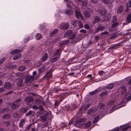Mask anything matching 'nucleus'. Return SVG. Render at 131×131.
Returning a JSON list of instances; mask_svg holds the SVG:
<instances>
[{"label":"nucleus","mask_w":131,"mask_h":131,"mask_svg":"<svg viewBox=\"0 0 131 131\" xmlns=\"http://www.w3.org/2000/svg\"><path fill=\"white\" fill-rule=\"evenodd\" d=\"M19 103L16 102H13L11 104V106L12 109L15 110L19 106Z\"/></svg>","instance_id":"obj_1"},{"label":"nucleus","mask_w":131,"mask_h":131,"mask_svg":"<svg viewBox=\"0 0 131 131\" xmlns=\"http://www.w3.org/2000/svg\"><path fill=\"white\" fill-rule=\"evenodd\" d=\"M13 84L9 82L5 83L4 85V88L6 89H11L13 88Z\"/></svg>","instance_id":"obj_2"},{"label":"nucleus","mask_w":131,"mask_h":131,"mask_svg":"<svg viewBox=\"0 0 131 131\" xmlns=\"http://www.w3.org/2000/svg\"><path fill=\"white\" fill-rule=\"evenodd\" d=\"M93 12L92 10H90V11H86L83 13V15L85 17L87 18L90 17L91 16V13H92Z\"/></svg>","instance_id":"obj_3"},{"label":"nucleus","mask_w":131,"mask_h":131,"mask_svg":"<svg viewBox=\"0 0 131 131\" xmlns=\"http://www.w3.org/2000/svg\"><path fill=\"white\" fill-rule=\"evenodd\" d=\"M111 17V15L109 13H106L104 17V20L106 21L110 20Z\"/></svg>","instance_id":"obj_4"},{"label":"nucleus","mask_w":131,"mask_h":131,"mask_svg":"<svg viewBox=\"0 0 131 131\" xmlns=\"http://www.w3.org/2000/svg\"><path fill=\"white\" fill-rule=\"evenodd\" d=\"M34 79V77L33 76H27L25 79V81L27 83H31L33 81Z\"/></svg>","instance_id":"obj_5"},{"label":"nucleus","mask_w":131,"mask_h":131,"mask_svg":"<svg viewBox=\"0 0 131 131\" xmlns=\"http://www.w3.org/2000/svg\"><path fill=\"white\" fill-rule=\"evenodd\" d=\"M131 128V126L127 124H125L121 126L120 128L121 130L123 131L126 130L129 128Z\"/></svg>","instance_id":"obj_6"},{"label":"nucleus","mask_w":131,"mask_h":131,"mask_svg":"<svg viewBox=\"0 0 131 131\" xmlns=\"http://www.w3.org/2000/svg\"><path fill=\"white\" fill-rule=\"evenodd\" d=\"M69 24L68 23H63L61 24L60 27L62 29H66L69 27Z\"/></svg>","instance_id":"obj_7"},{"label":"nucleus","mask_w":131,"mask_h":131,"mask_svg":"<svg viewBox=\"0 0 131 131\" xmlns=\"http://www.w3.org/2000/svg\"><path fill=\"white\" fill-rule=\"evenodd\" d=\"M33 100V99L31 96H28L25 98L24 101L27 104H28L32 102Z\"/></svg>","instance_id":"obj_8"},{"label":"nucleus","mask_w":131,"mask_h":131,"mask_svg":"<svg viewBox=\"0 0 131 131\" xmlns=\"http://www.w3.org/2000/svg\"><path fill=\"white\" fill-rule=\"evenodd\" d=\"M85 119L82 118H80L77 119L76 120L75 125L77 127H78L79 125L80 124V123L84 122Z\"/></svg>","instance_id":"obj_9"},{"label":"nucleus","mask_w":131,"mask_h":131,"mask_svg":"<svg viewBox=\"0 0 131 131\" xmlns=\"http://www.w3.org/2000/svg\"><path fill=\"white\" fill-rule=\"evenodd\" d=\"M17 81H18L17 83V86L19 87H23L24 86V84L22 80L20 79H18Z\"/></svg>","instance_id":"obj_10"},{"label":"nucleus","mask_w":131,"mask_h":131,"mask_svg":"<svg viewBox=\"0 0 131 131\" xmlns=\"http://www.w3.org/2000/svg\"><path fill=\"white\" fill-rule=\"evenodd\" d=\"M38 113L41 114L43 115H45V114H51V113L50 112V111H47L44 110H43L41 111H38Z\"/></svg>","instance_id":"obj_11"},{"label":"nucleus","mask_w":131,"mask_h":131,"mask_svg":"<svg viewBox=\"0 0 131 131\" xmlns=\"http://www.w3.org/2000/svg\"><path fill=\"white\" fill-rule=\"evenodd\" d=\"M34 114L33 111L31 110H30L26 114L25 116L27 117L29 116V117H30L34 116Z\"/></svg>","instance_id":"obj_12"},{"label":"nucleus","mask_w":131,"mask_h":131,"mask_svg":"<svg viewBox=\"0 0 131 131\" xmlns=\"http://www.w3.org/2000/svg\"><path fill=\"white\" fill-rule=\"evenodd\" d=\"M49 114L42 115L41 116L40 118L42 119V122H45L46 121L47 119V116Z\"/></svg>","instance_id":"obj_13"},{"label":"nucleus","mask_w":131,"mask_h":131,"mask_svg":"<svg viewBox=\"0 0 131 131\" xmlns=\"http://www.w3.org/2000/svg\"><path fill=\"white\" fill-rule=\"evenodd\" d=\"M72 32L73 31L72 30H68L64 34V37H66L68 36H70L72 34Z\"/></svg>","instance_id":"obj_14"},{"label":"nucleus","mask_w":131,"mask_h":131,"mask_svg":"<svg viewBox=\"0 0 131 131\" xmlns=\"http://www.w3.org/2000/svg\"><path fill=\"white\" fill-rule=\"evenodd\" d=\"M75 15L77 18H78L79 17H80L82 19H83V17L80 12L77 10H75Z\"/></svg>","instance_id":"obj_15"},{"label":"nucleus","mask_w":131,"mask_h":131,"mask_svg":"<svg viewBox=\"0 0 131 131\" xmlns=\"http://www.w3.org/2000/svg\"><path fill=\"white\" fill-rule=\"evenodd\" d=\"M60 50L59 49L56 50L53 54V57H55L59 54L58 57H59V59L60 58V55L61 53V52H60Z\"/></svg>","instance_id":"obj_16"},{"label":"nucleus","mask_w":131,"mask_h":131,"mask_svg":"<svg viewBox=\"0 0 131 131\" xmlns=\"http://www.w3.org/2000/svg\"><path fill=\"white\" fill-rule=\"evenodd\" d=\"M121 93L122 94H124L126 91V88L125 87L122 86L119 88Z\"/></svg>","instance_id":"obj_17"},{"label":"nucleus","mask_w":131,"mask_h":131,"mask_svg":"<svg viewBox=\"0 0 131 131\" xmlns=\"http://www.w3.org/2000/svg\"><path fill=\"white\" fill-rule=\"evenodd\" d=\"M123 6L122 5H121L118 8L117 10V13L118 14H120L123 12Z\"/></svg>","instance_id":"obj_18"},{"label":"nucleus","mask_w":131,"mask_h":131,"mask_svg":"<svg viewBox=\"0 0 131 131\" xmlns=\"http://www.w3.org/2000/svg\"><path fill=\"white\" fill-rule=\"evenodd\" d=\"M25 120L24 119H22L20 121L19 124V127H22L23 125L25 124Z\"/></svg>","instance_id":"obj_19"},{"label":"nucleus","mask_w":131,"mask_h":131,"mask_svg":"<svg viewBox=\"0 0 131 131\" xmlns=\"http://www.w3.org/2000/svg\"><path fill=\"white\" fill-rule=\"evenodd\" d=\"M105 27L104 26H100L97 27V31H102L104 30Z\"/></svg>","instance_id":"obj_20"},{"label":"nucleus","mask_w":131,"mask_h":131,"mask_svg":"<svg viewBox=\"0 0 131 131\" xmlns=\"http://www.w3.org/2000/svg\"><path fill=\"white\" fill-rule=\"evenodd\" d=\"M20 50L17 49H14L11 51L10 52L11 54H16L20 52Z\"/></svg>","instance_id":"obj_21"},{"label":"nucleus","mask_w":131,"mask_h":131,"mask_svg":"<svg viewBox=\"0 0 131 131\" xmlns=\"http://www.w3.org/2000/svg\"><path fill=\"white\" fill-rule=\"evenodd\" d=\"M78 24V21L76 20H73L71 21V24L74 26H77Z\"/></svg>","instance_id":"obj_22"},{"label":"nucleus","mask_w":131,"mask_h":131,"mask_svg":"<svg viewBox=\"0 0 131 131\" xmlns=\"http://www.w3.org/2000/svg\"><path fill=\"white\" fill-rule=\"evenodd\" d=\"M48 53L46 52L45 55L43 56L42 58V60L43 61H46L48 59Z\"/></svg>","instance_id":"obj_23"},{"label":"nucleus","mask_w":131,"mask_h":131,"mask_svg":"<svg viewBox=\"0 0 131 131\" xmlns=\"http://www.w3.org/2000/svg\"><path fill=\"white\" fill-rule=\"evenodd\" d=\"M35 103L36 104L38 105H41L43 103L42 101L41 100L39 99H37L36 100Z\"/></svg>","instance_id":"obj_24"},{"label":"nucleus","mask_w":131,"mask_h":131,"mask_svg":"<svg viewBox=\"0 0 131 131\" xmlns=\"http://www.w3.org/2000/svg\"><path fill=\"white\" fill-rule=\"evenodd\" d=\"M72 10L71 9H67L65 11V13L67 15H70L72 13Z\"/></svg>","instance_id":"obj_25"},{"label":"nucleus","mask_w":131,"mask_h":131,"mask_svg":"<svg viewBox=\"0 0 131 131\" xmlns=\"http://www.w3.org/2000/svg\"><path fill=\"white\" fill-rule=\"evenodd\" d=\"M79 68H80L79 66L77 65L73 66L71 68V69L72 71H74L78 70L79 69Z\"/></svg>","instance_id":"obj_26"},{"label":"nucleus","mask_w":131,"mask_h":131,"mask_svg":"<svg viewBox=\"0 0 131 131\" xmlns=\"http://www.w3.org/2000/svg\"><path fill=\"white\" fill-rule=\"evenodd\" d=\"M46 70V69L43 67L39 68L38 69V71L39 73H41L44 72Z\"/></svg>","instance_id":"obj_27"},{"label":"nucleus","mask_w":131,"mask_h":131,"mask_svg":"<svg viewBox=\"0 0 131 131\" xmlns=\"http://www.w3.org/2000/svg\"><path fill=\"white\" fill-rule=\"evenodd\" d=\"M58 31V30L57 29H55L53 30L52 31L50 34V35L51 36H52L54 35H55Z\"/></svg>","instance_id":"obj_28"},{"label":"nucleus","mask_w":131,"mask_h":131,"mask_svg":"<svg viewBox=\"0 0 131 131\" xmlns=\"http://www.w3.org/2000/svg\"><path fill=\"white\" fill-rule=\"evenodd\" d=\"M94 22L95 23H96L97 22L100 21L101 20L100 18L97 16H94Z\"/></svg>","instance_id":"obj_29"},{"label":"nucleus","mask_w":131,"mask_h":131,"mask_svg":"<svg viewBox=\"0 0 131 131\" xmlns=\"http://www.w3.org/2000/svg\"><path fill=\"white\" fill-rule=\"evenodd\" d=\"M42 37V35L40 33H38L36 35L35 38L37 40H39Z\"/></svg>","instance_id":"obj_30"},{"label":"nucleus","mask_w":131,"mask_h":131,"mask_svg":"<svg viewBox=\"0 0 131 131\" xmlns=\"http://www.w3.org/2000/svg\"><path fill=\"white\" fill-rule=\"evenodd\" d=\"M114 84L113 83L110 84H108L106 86V87L108 89H111L114 87Z\"/></svg>","instance_id":"obj_31"},{"label":"nucleus","mask_w":131,"mask_h":131,"mask_svg":"<svg viewBox=\"0 0 131 131\" xmlns=\"http://www.w3.org/2000/svg\"><path fill=\"white\" fill-rule=\"evenodd\" d=\"M126 20L128 23L131 22V14H129L127 17Z\"/></svg>","instance_id":"obj_32"},{"label":"nucleus","mask_w":131,"mask_h":131,"mask_svg":"<svg viewBox=\"0 0 131 131\" xmlns=\"http://www.w3.org/2000/svg\"><path fill=\"white\" fill-rule=\"evenodd\" d=\"M28 110V108L27 107H24L22 108L21 109V111L23 113L26 112Z\"/></svg>","instance_id":"obj_33"},{"label":"nucleus","mask_w":131,"mask_h":131,"mask_svg":"<svg viewBox=\"0 0 131 131\" xmlns=\"http://www.w3.org/2000/svg\"><path fill=\"white\" fill-rule=\"evenodd\" d=\"M91 123L90 121L88 122L87 123L84 124V126L85 128H89L91 125Z\"/></svg>","instance_id":"obj_34"},{"label":"nucleus","mask_w":131,"mask_h":131,"mask_svg":"<svg viewBox=\"0 0 131 131\" xmlns=\"http://www.w3.org/2000/svg\"><path fill=\"white\" fill-rule=\"evenodd\" d=\"M11 117V115L9 114H6L3 115L2 117L3 118H9Z\"/></svg>","instance_id":"obj_35"},{"label":"nucleus","mask_w":131,"mask_h":131,"mask_svg":"<svg viewBox=\"0 0 131 131\" xmlns=\"http://www.w3.org/2000/svg\"><path fill=\"white\" fill-rule=\"evenodd\" d=\"M21 56V54H18L15 55L13 58L14 60H16L19 58Z\"/></svg>","instance_id":"obj_36"},{"label":"nucleus","mask_w":131,"mask_h":131,"mask_svg":"<svg viewBox=\"0 0 131 131\" xmlns=\"http://www.w3.org/2000/svg\"><path fill=\"white\" fill-rule=\"evenodd\" d=\"M60 104V101L59 100H56L55 101V103L54 104V107L56 108Z\"/></svg>","instance_id":"obj_37"},{"label":"nucleus","mask_w":131,"mask_h":131,"mask_svg":"<svg viewBox=\"0 0 131 131\" xmlns=\"http://www.w3.org/2000/svg\"><path fill=\"white\" fill-rule=\"evenodd\" d=\"M3 123L4 126L6 127H7L9 126L10 125V123L9 121H4L3 122Z\"/></svg>","instance_id":"obj_38"},{"label":"nucleus","mask_w":131,"mask_h":131,"mask_svg":"<svg viewBox=\"0 0 131 131\" xmlns=\"http://www.w3.org/2000/svg\"><path fill=\"white\" fill-rule=\"evenodd\" d=\"M94 112V110L93 109L90 108L87 111V113L88 115L92 114Z\"/></svg>","instance_id":"obj_39"},{"label":"nucleus","mask_w":131,"mask_h":131,"mask_svg":"<svg viewBox=\"0 0 131 131\" xmlns=\"http://www.w3.org/2000/svg\"><path fill=\"white\" fill-rule=\"evenodd\" d=\"M98 91V89H97L93 91L90 93V94L91 95H93L96 94Z\"/></svg>","instance_id":"obj_40"},{"label":"nucleus","mask_w":131,"mask_h":131,"mask_svg":"<svg viewBox=\"0 0 131 131\" xmlns=\"http://www.w3.org/2000/svg\"><path fill=\"white\" fill-rule=\"evenodd\" d=\"M107 91H103L100 94V95L101 97H103L106 95L107 94Z\"/></svg>","instance_id":"obj_41"},{"label":"nucleus","mask_w":131,"mask_h":131,"mask_svg":"<svg viewBox=\"0 0 131 131\" xmlns=\"http://www.w3.org/2000/svg\"><path fill=\"white\" fill-rule=\"evenodd\" d=\"M63 109L66 110L67 111H68L70 110V107L69 105H67L63 107Z\"/></svg>","instance_id":"obj_42"},{"label":"nucleus","mask_w":131,"mask_h":131,"mask_svg":"<svg viewBox=\"0 0 131 131\" xmlns=\"http://www.w3.org/2000/svg\"><path fill=\"white\" fill-rule=\"evenodd\" d=\"M105 73L103 70L99 71L98 72V74L101 77H102L103 75L104 74H105Z\"/></svg>","instance_id":"obj_43"},{"label":"nucleus","mask_w":131,"mask_h":131,"mask_svg":"<svg viewBox=\"0 0 131 131\" xmlns=\"http://www.w3.org/2000/svg\"><path fill=\"white\" fill-rule=\"evenodd\" d=\"M99 12L100 14L101 15H104L106 13L105 10H99Z\"/></svg>","instance_id":"obj_44"},{"label":"nucleus","mask_w":131,"mask_h":131,"mask_svg":"<svg viewBox=\"0 0 131 131\" xmlns=\"http://www.w3.org/2000/svg\"><path fill=\"white\" fill-rule=\"evenodd\" d=\"M99 117L98 116H96L94 118L93 121V123H95L98 121L99 120Z\"/></svg>","instance_id":"obj_45"},{"label":"nucleus","mask_w":131,"mask_h":131,"mask_svg":"<svg viewBox=\"0 0 131 131\" xmlns=\"http://www.w3.org/2000/svg\"><path fill=\"white\" fill-rule=\"evenodd\" d=\"M105 105L103 103H100L99 104V107L101 109H102L104 108L105 106Z\"/></svg>","instance_id":"obj_46"},{"label":"nucleus","mask_w":131,"mask_h":131,"mask_svg":"<svg viewBox=\"0 0 131 131\" xmlns=\"http://www.w3.org/2000/svg\"><path fill=\"white\" fill-rule=\"evenodd\" d=\"M25 69V67L24 66H21L18 68V70L20 71H22L24 70Z\"/></svg>","instance_id":"obj_47"},{"label":"nucleus","mask_w":131,"mask_h":131,"mask_svg":"<svg viewBox=\"0 0 131 131\" xmlns=\"http://www.w3.org/2000/svg\"><path fill=\"white\" fill-rule=\"evenodd\" d=\"M58 57H55L54 58L52 59L51 61V62L52 63L55 62L57 61L58 59Z\"/></svg>","instance_id":"obj_48"},{"label":"nucleus","mask_w":131,"mask_h":131,"mask_svg":"<svg viewBox=\"0 0 131 131\" xmlns=\"http://www.w3.org/2000/svg\"><path fill=\"white\" fill-rule=\"evenodd\" d=\"M117 20L116 17L115 16H113L112 18V22L115 23Z\"/></svg>","instance_id":"obj_49"},{"label":"nucleus","mask_w":131,"mask_h":131,"mask_svg":"<svg viewBox=\"0 0 131 131\" xmlns=\"http://www.w3.org/2000/svg\"><path fill=\"white\" fill-rule=\"evenodd\" d=\"M78 24L79 25V28H78V30H79L80 29L82 28L83 27V24L80 21H79V22H78Z\"/></svg>","instance_id":"obj_50"},{"label":"nucleus","mask_w":131,"mask_h":131,"mask_svg":"<svg viewBox=\"0 0 131 131\" xmlns=\"http://www.w3.org/2000/svg\"><path fill=\"white\" fill-rule=\"evenodd\" d=\"M119 24L118 23V22L114 23L112 25V28H114L117 26Z\"/></svg>","instance_id":"obj_51"},{"label":"nucleus","mask_w":131,"mask_h":131,"mask_svg":"<svg viewBox=\"0 0 131 131\" xmlns=\"http://www.w3.org/2000/svg\"><path fill=\"white\" fill-rule=\"evenodd\" d=\"M127 7V8L131 7V1L129 0L128 2L126 4Z\"/></svg>","instance_id":"obj_52"},{"label":"nucleus","mask_w":131,"mask_h":131,"mask_svg":"<svg viewBox=\"0 0 131 131\" xmlns=\"http://www.w3.org/2000/svg\"><path fill=\"white\" fill-rule=\"evenodd\" d=\"M102 2L106 4H108L110 3V0H101Z\"/></svg>","instance_id":"obj_53"},{"label":"nucleus","mask_w":131,"mask_h":131,"mask_svg":"<svg viewBox=\"0 0 131 131\" xmlns=\"http://www.w3.org/2000/svg\"><path fill=\"white\" fill-rule=\"evenodd\" d=\"M87 4V2L85 1H84L82 2V5H81L83 6H86Z\"/></svg>","instance_id":"obj_54"},{"label":"nucleus","mask_w":131,"mask_h":131,"mask_svg":"<svg viewBox=\"0 0 131 131\" xmlns=\"http://www.w3.org/2000/svg\"><path fill=\"white\" fill-rule=\"evenodd\" d=\"M30 61L28 60H24V63H25L29 65L31 64L30 62Z\"/></svg>","instance_id":"obj_55"},{"label":"nucleus","mask_w":131,"mask_h":131,"mask_svg":"<svg viewBox=\"0 0 131 131\" xmlns=\"http://www.w3.org/2000/svg\"><path fill=\"white\" fill-rule=\"evenodd\" d=\"M75 37V35L74 34H72L70 36V38L71 39H73Z\"/></svg>","instance_id":"obj_56"},{"label":"nucleus","mask_w":131,"mask_h":131,"mask_svg":"<svg viewBox=\"0 0 131 131\" xmlns=\"http://www.w3.org/2000/svg\"><path fill=\"white\" fill-rule=\"evenodd\" d=\"M5 58V57H3L1 60H0V65H1L3 63V62L4 61Z\"/></svg>","instance_id":"obj_57"},{"label":"nucleus","mask_w":131,"mask_h":131,"mask_svg":"<svg viewBox=\"0 0 131 131\" xmlns=\"http://www.w3.org/2000/svg\"><path fill=\"white\" fill-rule=\"evenodd\" d=\"M19 116V115L16 113H14L13 115L14 117L15 118H18Z\"/></svg>","instance_id":"obj_58"},{"label":"nucleus","mask_w":131,"mask_h":131,"mask_svg":"<svg viewBox=\"0 0 131 131\" xmlns=\"http://www.w3.org/2000/svg\"><path fill=\"white\" fill-rule=\"evenodd\" d=\"M52 76V74L51 73H50L49 74H48V75H47V74H46V75H45L44 77L45 78L46 77H47L48 78H50Z\"/></svg>","instance_id":"obj_59"},{"label":"nucleus","mask_w":131,"mask_h":131,"mask_svg":"<svg viewBox=\"0 0 131 131\" xmlns=\"http://www.w3.org/2000/svg\"><path fill=\"white\" fill-rule=\"evenodd\" d=\"M84 28L86 29H89V26L88 24H86L84 25Z\"/></svg>","instance_id":"obj_60"},{"label":"nucleus","mask_w":131,"mask_h":131,"mask_svg":"<svg viewBox=\"0 0 131 131\" xmlns=\"http://www.w3.org/2000/svg\"><path fill=\"white\" fill-rule=\"evenodd\" d=\"M30 37H28L26 39H25L24 40V42H27L28 40L30 39Z\"/></svg>","instance_id":"obj_61"},{"label":"nucleus","mask_w":131,"mask_h":131,"mask_svg":"<svg viewBox=\"0 0 131 131\" xmlns=\"http://www.w3.org/2000/svg\"><path fill=\"white\" fill-rule=\"evenodd\" d=\"M119 129L118 127H116L113 129L112 131H118Z\"/></svg>","instance_id":"obj_62"},{"label":"nucleus","mask_w":131,"mask_h":131,"mask_svg":"<svg viewBox=\"0 0 131 131\" xmlns=\"http://www.w3.org/2000/svg\"><path fill=\"white\" fill-rule=\"evenodd\" d=\"M32 108L34 110H37L38 108V107L36 105H33L32 106Z\"/></svg>","instance_id":"obj_63"},{"label":"nucleus","mask_w":131,"mask_h":131,"mask_svg":"<svg viewBox=\"0 0 131 131\" xmlns=\"http://www.w3.org/2000/svg\"><path fill=\"white\" fill-rule=\"evenodd\" d=\"M103 35H107L108 34L109 32L107 31H105L101 33Z\"/></svg>","instance_id":"obj_64"}]
</instances>
